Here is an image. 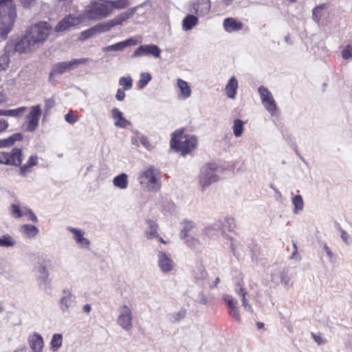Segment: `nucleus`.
I'll return each mask as SVG.
<instances>
[{
	"instance_id": "8",
	"label": "nucleus",
	"mask_w": 352,
	"mask_h": 352,
	"mask_svg": "<svg viewBox=\"0 0 352 352\" xmlns=\"http://www.w3.org/2000/svg\"><path fill=\"white\" fill-rule=\"evenodd\" d=\"M89 60V58H78L54 64L50 73V78L51 79L56 75L63 74L68 71L72 70L78 65L85 64Z\"/></svg>"
},
{
	"instance_id": "32",
	"label": "nucleus",
	"mask_w": 352,
	"mask_h": 352,
	"mask_svg": "<svg viewBox=\"0 0 352 352\" xmlns=\"http://www.w3.org/2000/svg\"><path fill=\"white\" fill-rule=\"evenodd\" d=\"M75 297L70 293L66 294L60 300V309L63 312L67 311L74 302Z\"/></svg>"
},
{
	"instance_id": "55",
	"label": "nucleus",
	"mask_w": 352,
	"mask_h": 352,
	"mask_svg": "<svg viewBox=\"0 0 352 352\" xmlns=\"http://www.w3.org/2000/svg\"><path fill=\"white\" fill-rule=\"evenodd\" d=\"M28 217V219L34 223L38 222V219L32 210L30 208H25V215Z\"/></svg>"
},
{
	"instance_id": "50",
	"label": "nucleus",
	"mask_w": 352,
	"mask_h": 352,
	"mask_svg": "<svg viewBox=\"0 0 352 352\" xmlns=\"http://www.w3.org/2000/svg\"><path fill=\"white\" fill-rule=\"evenodd\" d=\"M186 316V311L185 310H180L177 313H173L170 314L171 318H173V322H178L180 320L184 318Z\"/></svg>"
},
{
	"instance_id": "51",
	"label": "nucleus",
	"mask_w": 352,
	"mask_h": 352,
	"mask_svg": "<svg viewBox=\"0 0 352 352\" xmlns=\"http://www.w3.org/2000/svg\"><path fill=\"white\" fill-rule=\"evenodd\" d=\"M45 111L47 112L52 109L56 104L55 100L53 97L45 99Z\"/></svg>"
},
{
	"instance_id": "47",
	"label": "nucleus",
	"mask_w": 352,
	"mask_h": 352,
	"mask_svg": "<svg viewBox=\"0 0 352 352\" xmlns=\"http://www.w3.org/2000/svg\"><path fill=\"white\" fill-rule=\"evenodd\" d=\"M132 78L130 76L121 77L119 80V85L123 87L124 90H129L132 87Z\"/></svg>"
},
{
	"instance_id": "62",
	"label": "nucleus",
	"mask_w": 352,
	"mask_h": 352,
	"mask_svg": "<svg viewBox=\"0 0 352 352\" xmlns=\"http://www.w3.org/2000/svg\"><path fill=\"white\" fill-rule=\"evenodd\" d=\"M125 98V93L124 91L121 89H118L117 90V93L116 94V98L119 101H122Z\"/></svg>"
},
{
	"instance_id": "35",
	"label": "nucleus",
	"mask_w": 352,
	"mask_h": 352,
	"mask_svg": "<svg viewBox=\"0 0 352 352\" xmlns=\"http://www.w3.org/2000/svg\"><path fill=\"white\" fill-rule=\"evenodd\" d=\"M26 107H21L15 109H0V116H11V117H19L21 116L26 110Z\"/></svg>"
},
{
	"instance_id": "42",
	"label": "nucleus",
	"mask_w": 352,
	"mask_h": 352,
	"mask_svg": "<svg viewBox=\"0 0 352 352\" xmlns=\"http://www.w3.org/2000/svg\"><path fill=\"white\" fill-rule=\"evenodd\" d=\"M147 224L148 226V230L146 232L147 239H151L158 237L156 223L153 221H148Z\"/></svg>"
},
{
	"instance_id": "27",
	"label": "nucleus",
	"mask_w": 352,
	"mask_h": 352,
	"mask_svg": "<svg viewBox=\"0 0 352 352\" xmlns=\"http://www.w3.org/2000/svg\"><path fill=\"white\" fill-rule=\"evenodd\" d=\"M177 85L180 89V94L178 98L180 99H187L191 95V89L188 82L182 79H178Z\"/></svg>"
},
{
	"instance_id": "38",
	"label": "nucleus",
	"mask_w": 352,
	"mask_h": 352,
	"mask_svg": "<svg viewBox=\"0 0 352 352\" xmlns=\"http://www.w3.org/2000/svg\"><path fill=\"white\" fill-rule=\"evenodd\" d=\"M195 228V224L191 221H185L184 222V226L181 232V238H185L190 236L191 232H193Z\"/></svg>"
},
{
	"instance_id": "2",
	"label": "nucleus",
	"mask_w": 352,
	"mask_h": 352,
	"mask_svg": "<svg viewBox=\"0 0 352 352\" xmlns=\"http://www.w3.org/2000/svg\"><path fill=\"white\" fill-rule=\"evenodd\" d=\"M16 16L12 0H0V41L6 39Z\"/></svg>"
},
{
	"instance_id": "52",
	"label": "nucleus",
	"mask_w": 352,
	"mask_h": 352,
	"mask_svg": "<svg viewBox=\"0 0 352 352\" xmlns=\"http://www.w3.org/2000/svg\"><path fill=\"white\" fill-rule=\"evenodd\" d=\"M239 246H240V244L236 240H234L232 239H230V249L234 256L239 255L238 249H239Z\"/></svg>"
},
{
	"instance_id": "18",
	"label": "nucleus",
	"mask_w": 352,
	"mask_h": 352,
	"mask_svg": "<svg viewBox=\"0 0 352 352\" xmlns=\"http://www.w3.org/2000/svg\"><path fill=\"white\" fill-rule=\"evenodd\" d=\"M223 300L230 309L229 314L235 320L240 321L241 315L239 312V308L237 306V300L234 299V298H233L232 296L228 294H224L223 296Z\"/></svg>"
},
{
	"instance_id": "59",
	"label": "nucleus",
	"mask_w": 352,
	"mask_h": 352,
	"mask_svg": "<svg viewBox=\"0 0 352 352\" xmlns=\"http://www.w3.org/2000/svg\"><path fill=\"white\" fill-rule=\"evenodd\" d=\"M341 239L346 245H349L350 243L349 235L345 230H341Z\"/></svg>"
},
{
	"instance_id": "14",
	"label": "nucleus",
	"mask_w": 352,
	"mask_h": 352,
	"mask_svg": "<svg viewBox=\"0 0 352 352\" xmlns=\"http://www.w3.org/2000/svg\"><path fill=\"white\" fill-rule=\"evenodd\" d=\"M161 52V50L156 45H142L135 50L132 54V57L135 58L143 56H151L155 58H160Z\"/></svg>"
},
{
	"instance_id": "40",
	"label": "nucleus",
	"mask_w": 352,
	"mask_h": 352,
	"mask_svg": "<svg viewBox=\"0 0 352 352\" xmlns=\"http://www.w3.org/2000/svg\"><path fill=\"white\" fill-rule=\"evenodd\" d=\"M107 3L111 8V13L115 9H123L129 5L128 0L107 1Z\"/></svg>"
},
{
	"instance_id": "23",
	"label": "nucleus",
	"mask_w": 352,
	"mask_h": 352,
	"mask_svg": "<svg viewBox=\"0 0 352 352\" xmlns=\"http://www.w3.org/2000/svg\"><path fill=\"white\" fill-rule=\"evenodd\" d=\"M234 292L239 296V297L241 298L242 301V306L243 307L244 309L247 311L252 312V307L248 303V301L246 298V296L248 294L246 289L243 288L240 284H238L235 287Z\"/></svg>"
},
{
	"instance_id": "6",
	"label": "nucleus",
	"mask_w": 352,
	"mask_h": 352,
	"mask_svg": "<svg viewBox=\"0 0 352 352\" xmlns=\"http://www.w3.org/2000/svg\"><path fill=\"white\" fill-rule=\"evenodd\" d=\"M218 170L219 167L215 164H207L201 168L199 184L202 192L219 180Z\"/></svg>"
},
{
	"instance_id": "29",
	"label": "nucleus",
	"mask_w": 352,
	"mask_h": 352,
	"mask_svg": "<svg viewBox=\"0 0 352 352\" xmlns=\"http://www.w3.org/2000/svg\"><path fill=\"white\" fill-rule=\"evenodd\" d=\"M193 8L196 14L204 15L210 11V2L209 0H197Z\"/></svg>"
},
{
	"instance_id": "9",
	"label": "nucleus",
	"mask_w": 352,
	"mask_h": 352,
	"mask_svg": "<svg viewBox=\"0 0 352 352\" xmlns=\"http://www.w3.org/2000/svg\"><path fill=\"white\" fill-rule=\"evenodd\" d=\"M23 157L22 149L14 148L10 152H0V164L19 166Z\"/></svg>"
},
{
	"instance_id": "36",
	"label": "nucleus",
	"mask_w": 352,
	"mask_h": 352,
	"mask_svg": "<svg viewBox=\"0 0 352 352\" xmlns=\"http://www.w3.org/2000/svg\"><path fill=\"white\" fill-rule=\"evenodd\" d=\"M16 244V240L8 234L0 236V248H12Z\"/></svg>"
},
{
	"instance_id": "15",
	"label": "nucleus",
	"mask_w": 352,
	"mask_h": 352,
	"mask_svg": "<svg viewBox=\"0 0 352 352\" xmlns=\"http://www.w3.org/2000/svg\"><path fill=\"white\" fill-rule=\"evenodd\" d=\"M157 264L160 270L164 273H168L173 271L175 267L173 260L162 251L157 253Z\"/></svg>"
},
{
	"instance_id": "46",
	"label": "nucleus",
	"mask_w": 352,
	"mask_h": 352,
	"mask_svg": "<svg viewBox=\"0 0 352 352\" xmlns=\"http://www.w3.org/2000/svg\"><path fill=\"white\" fill-rule=\"evenodd\" d=\"M151 80V76L148 72L142 73L140 79L138 82V86L140 89H143Z\"/></svg>"
},
{
	"instance_id": "11",
	"label": "nucleus",
	"mask_w": 352,
	"mask_h": 352,
	"mask_svg": "<svg viewBox=\"0 0 352 352\" xmlns=\"http://www.w3.org/2000/svg\"><path fill=\"white\" fill-rule=\"evenodd\" d=\"M118 311V324L125 331H130L133 327L132 309L126 305H122L120 306Z\"/></svg>"
},
{
	"instance_id": "63",
	"label": "nucleus",
	"mask_w": 352,
	"mask_h": 352,
	"mask_svg": "<svg viewBox=\"0 0 352 352\" xmlns=\"http://www.w3.org/2000/svg\"><path fill=\"white\" fill-rule=\"evenodd\" d=\"M19 1L24 7L27 8L32 7L36 3V0H19Z\"/></svg>"
},
{
	"instance_id": "3",
	"label": "nucleus",
	"mask_w": 352,
	"mask_h": 352,
	"mask_svg": "<svg viewBox=\"0 0 352 352\" xmlns=\"http://www.w3.org/2000/svg\"><path fill=\"white\" fill-rule=\"evenodd\" d=\"M197 142L195 136L184 134L182 130H178L172 135L170 146L176 151L181 152L184 155L196 147Z\"/></svg>"
},
{
	"instance_id": "34",
	"label": "nucleus",
	"mask_w": 352,
	"mask_h": 352,
	"mask_svg": "<svg viewBox=\"0 0 352 352\" xmlns=\"http://www.w3.org/2000/svg\"><path fill=\"white\" fill-rule=\"evenodd\" d=\"M186 239V244L190 248L199 251L202 247L201 241L195 236L190 235L184 238Z\"/></svg>"
},
{
	"instance_id": "21",
	"label": "nucleus",
	"mask_w": 352,
	"mask_h": 352,
	"mask_svg": "<svg viewBox=\"0 0 352 352\" xmlns=\"http://www.w3.org/2000/svg\"><path fill=\"white\" fill-rule=\"evenodd\" d=\"M111 116L114 120H118L115 122V126L125 129L131 125L130 121L127 120L123 117V113L117 108H113L111 110Z\"/></svg>"
},
{
	"instance_id": "37",
	"label": "nucleus",
	"mask_w": 352,
	"mask_h": 352,
	"mask_svg": "<svg viewBox=\"0 0 352 352\" xmlns=\"http://www.w3.org/2000/svg\"><path fill=\"white\" fill-rule=\"evenodd\" d=\"M63 335L61 333H55L52 336L50 342V349L52 351H57L59 348L61 347L63 344Z\"/></svg>"
},
{
	"instance_id": "56",
	"label": "nucleus",
	"mask_w": 352,
	"mask_h": 352,
	"mask_svg": "<svg viewBox=\"0 0 352 352\" xmlns=\"http://www.w3.org/2000/svg\"><path fill=\"white\" fill-rule=\"evenodd\" d=\"M65 119L67 122L70 124H74L78 121V117L73 113H67L65 116Z\"/></svg>"
},
{
	"instance_id": "5",
	"label": "nucleus",
	"mask_w": 352,
	"mask_h": 352,
	"mask_svg": "<svg viewBox=\"0 0 352 352\" xmlns=\"http://www.w3.org/2000/svg\"><path fill=\"white\" fill-rule=\"evenodd\" d=\"M111 14V8L107 3L92 1L87 6L85 14L88 19L100 20L108 17Z\"/></svg>"
},
{
	"instance_id": "64",
	"label": "nucleus",
	"mask_w": 352,
	"mask_h": 352,
	"mask_svg": "<svg viewBox=\"0 0 352 352\" xmlns=\"http://www.w3.org/2000/svg\"><path fill=\"white\" fill-rule=\"evenodd\" d=\"M91 309V307L89 304H86L82 307L83 312H85L87 314L90 313Z\"/></svg>"
},
{
	"instance_id": "16",
	"label": "nucleus",
	"mask_w": 352,
	"mask_h": 352,
	"mask_svg": "<svg viewBox=\"0 0 352 352\" xmlns=\"http://www.w3.org/2000/svg\"><path fill=\"white\" fill-rule=\"evenodd\" d=\"M32 272L39 285H47L49 284L50 274L46 266L38 263L34 265Z\"/></svg>"
},
{
	"instance_id": "28",
	"label": "nucleus",
	"mask_w": 352,
	"mask_h": 352,
	"mask_svg": "<svg viewBox=\"0 0 352 352\" xmlns=\"http://www.w3.org/2000/svg\"><path fill=\"white\" fill-rule=\"evenodd\" d=\"M237 88V80L234 76H232L229 80L225 88L227 96L231 99H234Z\"/></svg>"
},
{
	"instance_id": "1",
	"label": "nucleus",
	"mask_w": 352,
	"mask_h": 352,
	"mask_svg": "<svg viewBox=\"0 0 352 352\" xmlns=\"http://www.w3.org/2000/svg\"><path fill=\"white\" fill-rule=\"evenodd\" d=\"M50 32L51 28L45 22L31 26L26 34L15 44V51L21 54L36 50L46 41Z\"/></svg>"
},
{
	"instance_id": "57",
	"label": "nucleus",
	"mask_w": 352,
	"mask_h": 352,
	"mask_svg": "<svg viewBox=\"0 0 352 352\" xmlns=\"http://www.w3.org/2000/svg\"><path fill=\"white\" fill-rule=\"evenodd\" d=\"M9 123L5 118H0V134L7 130Z\"/></svg>"
},
{
	"instance_id": "44",
	"label": "nucleus",
	"mask_w": 352,
	"mask_h": 352,
	"mask_svg": "<svg viewBox=\"0 0 352 352\" xmlns=\"http://www.w3.org/2000/svg\"><path fill=\"white\" fill-rule=\"evenodd\" d=\"M25 208L26 207H20L16 204H12L10 206L11 214L14 218H20L25 215Z\"/></svg>"
},
{
	"instance_id": "4",
	"label": "nucleus",
	"mask_w": 352,
	"mask_h": 352,
	"mask_svg": "<svg viewBox=\"0 0 352 352\" xmlns=\"http://www.w3.org/2000/svg\"><path fill=\"white\" fill-rule=\"evenodd\" d=\"M140 184L148 191H157L161 188L159 171L152 167L143 170L138 177Z\"/></svg>"
},
{
	"instance_id": "25",
	"label": "nucleus",
	"mask_w": 352,
	"mask_h": 352,
	"mask_svg": "<svg viewBox=\"0 0 352 352\" xmlns=\"http://www.w3.org/2000/svg\"><path fill=\"white\" fill-rule=\"evenodd\" d=\"M223 27L226 32H236L242 29L243 23L233 18H226L223 21Z\"/></svg>"
},
{
	"instance_id": "39",
	"label": "nucleus",
	"mask_w": 352,
	"mask_h": 352,
	"mask_svg": "<svg viewBox=\"0 0 352 352\" xmlns=\"http://www.w3.org/2000/svg\"><path fill=\"white\" fill-rule=\"evenodd\" d=\"M37 160L38 157L36 155L30 156L28 160V162L20 167V174L21 175H25L30 168L37 164Z\"/></svg>"
},
{
	"instance_id": "48",
	"label": "nucleus",
	"mask_w": 352,
	"mask_h": 352,
	"mask_svg": "<svg viewBox=\"0 0 352 352\" xmlns=\"http://www.w3.org/2000/svg\"><path fill=\"white\" fill-rule=\"evenodd\" d=\"M324 8V6L321 5V6H318L316 7L314 9L312 17H313V19L316 22L320 21L321 17L323 15L322 11H323Z\"/></svg>"
},
{
	"instance_id": "24",
	"label": "nucleus",
	"mask_w": 352,
	"mask_h": 352,
	"mask_svg": "<svg viewBox=\"0 0 352 352\" xmlns=\"http://www.w3.org/2000/svg\"><path fill=\"white\" fill-rule=\"evenodd\" d=\"M67 229L74 234V239L77 243L80 244L82 247H88L89 241L83 236L85 234L84 231L72 227H67Z\"/></svg>"
},
{
	"instance_id": "7",
	"label": "nucleus",
	"mask_w": 352,
	"mask_h": 352,
	"mask_svg": "<svg viewBox=\"0 0 352 352\" xmlns=\"http://www.w3.org/2000/svg\"><path fill=\"white\" fill-rule=\"evenodd\" d=\"M138 6L134 7L128 11L122 12L121 14L117 15L111 20H108L104 23H100L96 24V25L98 31V33L100 34L108 32L113 27L118 25H122V23L124 21L133 16Z\"/></svg>"
},
{
	"instance_id": "53",
	"label": "nucleus",
	"mask_w": 352,
	"mask_h": 352,
	"mask_svg": "<svg viewBox=\"0 0 352 352\" xmlns=\"http://www.w3.org/2000/svg\"><path fill=\"white\" fill-rule=\"evenodd\" d=\"M342 56L344 59H349L352 57V45H348L342 50Z\"/></svg>"
},
{
	"instance_id": "60",
	"label": "nucleus",
	"mask_w": 352,
	"mask_h": 352,
	"mask_svg": "<svg viewBox=\"0 0 352 352\" xmlns=\"http://www.w3.org/2000/svg\"><path fill=\"white\" fill-rule=\"evenodd\" d=\"M323 249L325 251L329 259H332L334 257V254L332 252L331 248L327 245V243H324Z\"/></svg>"
},
{
	"instance_id": "26",
	"label": "nucleus",
	"mask_w": 352,
	"mask_h": 352,
	"mask_svg": "<svg viewBox=\"0 0 352 352\" xmlns=\"http://www.w3.org/2000/svg\"><path fill=\"white\" fill-rule=\"evenodd\" d=\"M23 138V134L16 133L5 139H0V148H7L13 146L16 142L21 141Z\"/></svg>"
},
{
	"instance_id": "43",
	"label": "nucleus",
	"mask_w": 352,
	"mask_h": 352,
	"mask_svg": "<svg viewBox=\"0 0 352 352\" xmlns=\"http://www.w3.org/2000/svg\"><path fill=\"white\" fill-rule=\"evenodd\" d=\"M292 204L294 206V212L298 213L299 211L303 209L304 202L301 195H296L292 198Z\"/></svg>"
},
{
	"instance_id": "41",
	"label": "nucleus",
	"mask_w": 352,
	"mask_h": 352,
	"mask_svg": "<svg viewBox=\"0 0 352 352\" xmlns=\"http://www.w3.org/2000/svg\"><path fill=\"white\" fill-rule=\"evenodd\" d=\"M98 31L97 30L96 25H94V27L85 30L80 33V36L79 37V40L81 41H84L89 38H91L92 36H94L97 34H98Z\"/></svg>"
},
{
	"instance_id": "30",
	"label": "nucleus",
	"mask_w": 352,
	"mask_h": 352,
	"mask_svg": "<svg viewBox=\"0 0 352 352\" xmlns=\"http://www.w3.org/2000/svg\"><path fill=\"white\" fill-rule=\"evenodd\" d=\"M20 232L27 238H34L38 234V229L30 224H24L20 228Z\"/></svg>"
},
{
	"instance_id": "58",
	"label": "nucleus",
	"mask_w": 352,
	"mask_h": 352,
	"mask_svg": "<svg viewBox=\"0 0 352 352\" xmlns=\"http://www.w3.org/2000/svg\"><path fill=\"white\" fill-rule=\"evenodd\" d=\"M197 301L201 305H206L208 298L203 292H201L197 296Z\"/></svg>"
},
{
	"instance_id": "22",
	"label": "nucleus",
	"mask_w": 352,
	"mask_h": 352,
	"mask_svg": "<svg viewBox=\"0 0 352 352\" xmlns=\"http://www.w3.org/2000/svg\"><path fill=\"white\" fill-rule=\"evenodd\" d=\"M30 346L33 352H41L43 348V340L42 336L34 333L29 337Z\"/></svg>"
},
{
	"instance_id": "31",
	"label": "nucleus",
	"mask_w": 352,
	"mask_h": 352,
	"mask_svg": "<svg viewBox=\"0 0 352 352\" xmlns=\"http://www.w3.org/2000/svg\"><path fill=\"white\" fill-rule=\"evenodd\" d=\"M198 23V19L193 14H188L182 21V28L185 31L191 30Z\"/></svg>"
},
{
	"instance_id": "20",
	"label": "nucleus",
	"mask_w": 352,
	"mask_h": 352,
	"mask_svg": "<svg viewBox=\"0 0 352 352\" xmlns=\"http://www.w3.org/2000/svg\"><path fill=\"white\" fill-rule=\"evenodd\" d=\"M224 226V223L221 220L216 221L206 226L202 230L201 233L207 237H212L217 235L218 231Z\"/></svg>"
},
{
	"instance_id": "61",
	"label": "nucleus",
	"mask_w": 352,
	"mask_h": 352,
	"mask_svg": "<svg viewBox=\"0 0 352 352\" xmlns=\"http://www.w3.org/2000/svg\"><path fill=\"white\" fill-rule=\"evenodd\" d=\"M140 141L141 142V144L146 148H150V143L148 140V138L144 136V135H142L140 137Z\"/></svg>"
},
{
	"instance_id": "10",
	"label": "nucleus",
	"mask_w": 352,
	"mask_h": 352,
	"mask_svg": "<svg viewBox=\"0 0 352 352\" xmlns=\"http://www.w3.org/2000/svg\"><path fill=\"white\" fill-rule=\"evenodd\" d=\"M271 280L276 285L281 283L285 287L290 286V278L288 276V269L284 265L272 266Z\"/></svg>"
},
{
	"instance_id": "19",
	"label": "nucleus",
	"mask_w": 352,
	"mask_h": 352,
	"mask_svg": "<svg viewBox=\"0 0 352 352\" xmlns=\"http://www.w3.org/2000/svg\"><path fill=\"white\" fill-rule=\"evenodd\" d=\"M80 21L78 19L69 15L58 22L55 28V30L56 32H63L72 26L78 25Z\"/></svg>"
},
{
	"instance_id": "17",
	"label": "nucleus",
	"mask_w": 352,
	"mask_h": 352,
	"mask_svg": "<svg viewBox=\"0 0 352 352\" xmlns=\"http://www.w3.org/2000/svg\"><path fill=\"white\" fill-rule=\"evenodd\" d=\"M140 41L135 38H130L124 41L117 43L113 45H111L109 46H106L102 48V52H118L122 51L124 48L129 46H133L138 45Z\"/></svg>"
},
{
	"instance_id": "12",
	"label": "nucleus",
	"mask_w": 352,
	"mask_h": 352,
	"mask_svg": "<svg viewBox=\"0 0 352 352\" xmlns=\"http://www.w3.org/2000/svg\"><path fill=\"white\" fill-rule=\"evenodd\" d=\"M41 114L42 109L40 104L31 107L30 113L26 116L25 131L34 132L37 129Z\"/></svg>"
},
{
	"instance_id": "49",
	"label": "nucleus",
	"mask_w": 352,
	"mask_h": 352,
	"mask_svg": "<svg viewBox=\"0 0 352 352\" xmlns=\"http://www.w3.org/2000/svg\"><path fill=\"white\" fill-rule=\"evenodd\" d=\"M10 58L6 54L0 56V72L6 71L9 67Z\"/></svg>"
},
{
	"instance_id": "33",
	"label": "nucleus",
	"mask_w": 352,
	"mask_h": 352,
	"mask_svg": "<svg viewBox=\"0 0 352 352\" xmlns=\"http://www.w3.org/2000/svg\"><path fill=\"white\" fill-rule=\"evenodd\" d=\"M113 184L120 189H126L128 186V176L126 173H121L114 177Z\"/></svg>"
},
{
	"instance_id": "45",
	"label": "nucleus",
	"mask_w": 352,
	"mask_h": 352,
	"mask_svg": "<svg viewBox=\"0 0 352 352\" xmlns=\"http://www.w3.org/2000/svg\"><path fill=\"white\" fill-rule=\"evenodd\" d=\"M243 131V122L239 120L236 119L234 120V126H233V133L236 137H240Z\"/></svg>"
},
{
	"instance_id": "54",
	"label": "nucleus",
	"mask_w": 352,
	"mask_h": 352,
	"mask_svg": "<svg viewBox=\"0 0 352 352\" xmlns=\"http://www.w3.org/2000/svg\"><path fill=\"white\" fill-rule=\"evenodd\" d=\"M311 337L318 345L324 344L327 342L325 338H322L320 333L316 334L311 333Z\"/></svg>"
},
{
	"instance_id": "13",
	"label": "nucleus",
	"mask_w": 352,
	"mask_h": 352,
	"mask_svg": "<svg viewBox=\"0 0 352 352\" xmlns=\"http://www.w3.org/2000/svg\"><path fill=\"white\" fill-rule=\"evenodd\" d=\"M258 93L261 96V102L265 108L273 116L277 109L276 102L272 94L264 87L258 88Z\"/></svg>"
}]
</instances>
